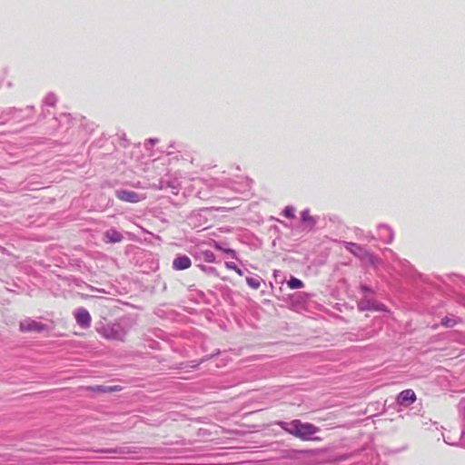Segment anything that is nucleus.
<instances>
[{
  "instance_id": "nucleus-6",
  "label": "nucleus",
  "mask_w": 465,
  "mask_h": 465,
  "mask_svg": "<svg viewBox=\"0 0 465 465\" xmlns=\"http://www.w3.org/2000/svg\"><path fill=\"white\" fill-rule=\"evenodd\" d=\"M191 266V259L186 255L177 256L173 262V268L176 271L186 270Z\"/></svg>"
},
{
  "instance_id": "nucleus-8",
  "label": "nucleus",
  "mask_w": 465,
  "mask_h": 465,
  "mask_svg": "<svg viewBox=\"0 0 465 465\" xmlns=\"http://www.w3.org/2000/svg\"><path fill=\"white\" fill-rule=\"evenodd\" d=\"M300 420H293L291 422H282V428L288 433L297 437L299 432Z\"/></svg>"
},
{
  "instance_id": "nucleus-12",
  "label": "nucleus",
  "mask_w": 465,
  "mask_h": 465,
  "mask_svg": "<svg viewBox=\"0 0 465 465\" xmlns=\"http://www.w3.org/2000/svg\"><path fill=\"white\" fill-rule=\"evenodd\" d=\"M287 285L290 289H301L304 286V283L298 278L291 277V279L288 281Z\"/></svg>"
},
{
  "instance_id": "nucleus-4",
  "label": "nucleus",
  "mask_w": 465,
  "mask_h": 465,
  "mask_svg": "<svg viewBox=\"0 0 465 465\" xmlns=\"http://www.w3.org/2000/svg\"><path fill=\"white\" fill-rule=\"evenodd\" d=\"M76 323L82 328H89L92 322V317L89 312L84 308H80L74 312Z\"/></svg>"
},
{
  "instance_id": "nucleus-19",
  "label": "nucleus",
  "mask_w": 465,
  "mask_h": 465,
  "mask_svg": "<svg viewBox=\"0 0 465 465\" xmlns=\"http://www.w3.org/2000/svg\"><path fill=\"white\" fill-rule=\"evenodd\" d=\"M373 309L376 311H387V308L384 304L379 303L373 305Z\"/></svg>"
},
{
  "instance_id": "nucleus-1",
  "label": "nucleus",
  "mask_w": 465,
  "mask_h": 465,
  "mask_svg": "<svg viewBox=\"0 0 465 465\" xmlns=\"http://www.w3.org/2000/svg\"><path fill=\"white\" fill-rule=\"evenodd\" d=\"M101 334L108 340L123 341L125 335L124 330L121 325L114 323L106 327H103Z\"/></svg>"
},
{
  "instance_id": "nucleus-3",
  "label": "nucleus",
  "mask_w": 465,
  "mask_h": 465,
  "mask_svg": "<svg viewBox=\"0 0 465 465\" xmlns=\"http://www.w3.org/2000/svg\"><path fill=\"white\" fill-rule=\"evenodd\" d=\"M417 400L416 394L413 390L406 389L401 391L396 397V403L400 407L408 408L413 404Z\"/></svg>"
},
{
  "instance_id": "nucleus-5",
  "label": "nucleus",
  "mask_w": 465,
  "mask_h": 465,
  "mask_svg": "<svg viewBox=\"0 0 465 465\" xmlns=\"http://www.w3.org/2000/svg\"><path fill=\"white\" fill-rule=\"evenodd\" d=\"M116 197L123 202H127V203H138V202L145 199L144 196H140L135 192L126 191V190L116 191Z\"/></svg>"
},
{
  "instance_id": "nucleus-18",
  "label": "nucleus",
  "mask_w": 465,
  "mask_h": 465,
  "mask_svg": "<svg viewBox=\"0 0 465 465\" xmlns=\"http://www.w3.org/2000/svg\"><path fill=\"white\" fill-rule=\"evenodd\" d=\"M225 266H226L227 269L232 270V271L236 270V267H237V265L234 262H225Z\"/></svg>"
},
{
  "instance_id": "nucleus-20",
  "label": "nucleus",
  "mask_w": 465,
  "mask_h": 465,
  "mask_svg": "<svg viewBox=\"0 0 465 465\" xmlns=\"http://www.w3.org/2000/svg\"><path fill=\"white\" fill-rule=\"evenodd\" d=\"M443 440L448 445H450V446H456L457 445L456 442L450 440V437H446L444 435H443Z\"/></svg>"
},
{
  "instance_id": "nucleus-9",
  "label": "nucleus",
  "mask_w": 465,
  "mask_h": 465,
  "mask_svg": "<svg viewBox=\"0 0 465 465\" xmlns=\"http://www.w3.org/2000/svg\"><path fill=\"white\" fill-rule=\"evenodd\" d=\"M104 238L107 242H119L122 241V234L115 229H110L104 232Z\"/></svg>"
},
{
  "instance_id": "nucleus-11",
  "label": "nucleus",
  "mask_w": 465,
  "mask_h": 465,
  "mask_svg": "<svg viewBox=\"0 0 465 465\" xmlns=\"http://www.w3.org/2000/svg\"><path fill=\"white\" fill-rule=\"evenodd\" d=\"M21 329L24 330V331H40L44 328H43L42 324H40L39 322H28L27 324H25L24 322L21 323Z\"/></svg>"
},
{
  "instance_id": "nucleus-17",
  "label": "nucleus",
  "mask_w": 465,
  "mask_h": 465,
  "mask_svg": "<svg viewBox=\"0 0 465 465\" xmlns=\"http://www.w3.org/2000/svg\"><path fill=\"white\" fill-rule=\"evenodd\" d=\"M302 217L304 222L313 223V219L312 216L309 215L308 212H303L302 213Z\"/></svg>"
},
{
  "instance_id": "nucleus-22",
  "label": "nucleus",
  "mask_w": 465,
  "mask_h": 465,
  "mask_svg": "<svg viewBox=\"0 0 465 465\" xmlns=\"http://www.w3.org/2000/svg\"><path fill=\"white\" fill-rule=\"evenodd\" d=\"M464 436H465V431L463 430V431L461 432L460 438H464Z\"/></svg>"
},
{
  "instance_id": "nucleus-16",
  "label": "nucleus",
  "mask_w": 465,
  "mask_h": 465,
  "mask_svg": "<svg viewBox=\"0 0 465 465\" xmlns=\"http://www.w3.org/2000/svg\"><path fill=\"white\" fill-rule=\"evenodd\" d=\"M295 210L293 207L292 206H287L284 210H283V214L285 217L287 218H290V219H292L295 217Z\"/></svg>"
},
{
  "instance_id": "nucleus-10",
  "label": "nucleus",
  "mask_w": 465,
  "mask_h": 465,
  "mask_svg": "<svg viewBox=\"0 0 465 465\" xmlns=\"http://www.w3.org/2000/svg\"><path fill=\"white\" fill-rule=\"evenodd\" d=\"M97 452L100 453H105V454H127L130 453V450L128 447H116V448H109V449H101L97 450Z\"/></svg>"
},
{
  "instance_id": "nucleus-13",
  "label": "nucleus",
  "mask_w": 465,
  "mask_h": 465,
  "mask_svg": "<svg viewBox=\"0 0 465 465\" xmlns=\"http://www.w3.org/2000/svg\"><path fill=\"white\" fill-rule=\"evenodd\" d=\"M460 322L459 320H457L456 318L454 317H444L442 320H441V325L446 327V328H451V327H454L455 325H457L458 323Z\"/></svg>"
},
{
  "instance_id": "nucleus-2",
  "label": "nucleus",
  "mask_w": 465,
  "mask_h": 465,
  "mask_svg": "<svg viewBox=\"0 0 465 465\" xmlns=\"http://www.w3.org/2000/svg\"><path fill=\"white\" fill-rule=\"evenodd\" d=\"M299 432L297 438L302 440H317L318 438H313L312 435L315 434L320 430V429L308 422H302L299 425Z\"/></svg>"
},
{
  "instance_id": "nucleus-14",
  "label": "nucleus",
  "mask_w": 465,
  "mask_h": 465,
  "mask_svg": "<svg viewBox=\"0 0 465 465\" xmlns=\"http://www.w3.org/2000/svg\"><path fill=\"white\" fill-rule=\"evenodd\" d=\"M93 390L95 391L109 392V391H118L119 389L117 386H101L100 385V386L94 387Z\"/></svg>"
},
{
  "instance_id": "nucleus-7",
  "label": "nucleus",
  "mask_w": 465,
  "mask_h": 465,
  "mask_svg": "<svg viewBox=\"0 0 465 465\" xmlns=\"http://www.w3.org/2000/svg\"><path fill=\"white\" fill-rule=\"evenodd\" d=\"M344 247L347 251L359 258L367 256L366 250L357 243L345 242Z\"/></svg>"
},
{
  "instance_id": "nucleus-15",
  "label": "nucleus",
  "mask_w": 465,
  "mask_h": 465,
  "mask_svg": "<svg viewBox=\"0 0 465 465\" xmlns=\"http://www.w3.org/2000/svg\"><path fill=\"white\" fill-rule=\"evenodd\" d=\"M246 282L250 287L255 290L259 289L261 286L260 281L254 278H246Z\"/></svg>"
},
{
  "instance_id": "nucleus-21",
  "label": "nucleus",
  "mask_w": 465,
  "mask_h": 465,
  "mask_svg": "<svg viewBox=\"0 0 465 465\" xmlns=\"http://www.w3.org/2000/svg\"><path fill=\"white\" fill-rule=\"evenodd\" d=\"M234 272H235L238 275H240V276H242V270H241L240 268H238V267H236V270H234Z\"/></svg>"
}]
</instances>
